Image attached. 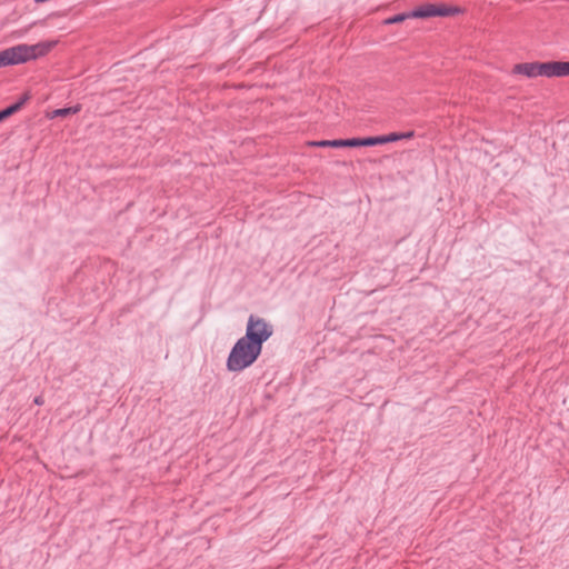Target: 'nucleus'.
Masks as SVG:
<instances>
[{
  "label": "nucleus",
  "instance_id": "nucleus-1",
  "mask_svg": "<svg viewBox=\"0 0 569 569\" xmlns=\"http://www.w3.org/2000/svg\"><path fill=\"white\" fill-rule=\"evenodd\" d=\"M56 39H46L36 43L21 42L0 50L4 67L24 64L47 57L58 44Z\"/></svg>",
  "mask_w": 569,
  "mask_h": 569
},
{
  "label": "nucleus",
  "instance_id": "nucleus-2",
  "mask_svg": "<svg viewBox=\"0 0 569 569\" xmlns=\"http://www.w3.org/2000/svg\"><path fill=\"white\" fill-rule=\"evenodd\" d=\"M247 367H249V322L246 335L236 342L227 360L229 371H240Z\"/></svg>",
  "mask_w": 569,
  "mask_h": 569
},
{
  "label": "nucleus",
  "instance_id": "nucleus-3",
  "mask_svg": "<svg viewBox=\"0 0 569 569\" xmlns=\"http://www.w3.org/2000/svg\"><path fill=\"white\" fill-rule=\"evenodd\" d=\"M513 73L522 74L528 78H536L539 76L549 78V62L518 63L513 67Z\"/></svg>",
  "mask_w": 569,
  "mask_h": 569
},
{
  "label": "nucleus",
  "instance_id": "nucleus-4",
  "mask_svg": "<svg viewBox=\"0 0 569 569\" xmlns=\"http://www.w3.org/2000/svg\"><path fill=\"white\" fill-rule=\"evenodd\" d=\"M273 333V328L264 319L251 315V340L262 345Z\"/></svg>",
  "mask_w": 569,
  "mask_h": 569
},
{
  "label": "nucleus",
  "instance_id": "nucleus-5",
  "mask_svg": "<svg viewBox=\"0 0 569 569\" xmlns=\"http://www.w3.org/2000/svg\"><path fill=\"white\" fill-rule=\"evenodd\" d=\"M357 143L356 142V138H350V139H335V140H319V141H312L310 142L311 146L313 147H320V148H325V147H331V148H345V147H350V148H356L357 147Z\"/></svg>",
  "mask_w": 569,
  "mask_h": 569
},
{
  "label": "nucleus",
  "instance_id": "nucleus-6",
  "mask_svg": "<svg viewBox=\"0 0 569 569\" xmlns=\"http://www.w3.org/2000/svg\"><path fill=\"white\" fill-rule=\"evenodd\" d=\"M569 76V61H549V78Z\"/></svg>",
  "mask_w": 569,
  "mask_h": 569
},
{
  "label": "nucleus",
  "instance_id": "nucleus-7",
  "mask_svg": "<svg viewBox=\"0 0 569 569\" xmlns=\"http://www.w3.org/2000/svg\"><path fill=\"white\" fill-rule=\"evenodd\" d=\"M411 16L421 19L436 17V6L431 3L420 6L411 11Z\"/></svg>",
  "mask_w": 569,
  "mask_h": 569
},
{
  "label": "nucleus",
  "instance_id": "nucleus-8",
  "mask_svg": "<svg viewBox=\"0 0 569 569\" xmlns=\"http://www.w3.org/2000/svg\"><path fill=\"white\" fill-rule=\"evenodd\" d=\"M387 134L378 137L356 138L357 147H372L377 144L388 143Z\"/></svg>",
  "mask_w": 569,
  "mask_h": 569
},
{
  "label": "nucleus",
  "instance_id": "nucleus-9",
  "mask_svg": "<svg viewBox=\"0 0 569 569\" xmlns=\"http://www.w3.org/2000/svg\"><path fill=\"white\" fill-rule=\"evenodd\" d=\"M80 110H81V106L80 104H77V106H73V107H69V108L57 109V110H54L52 112L51 118H54V117H66V116H69V114H76Z\"/></svg>",
  "mask_w": 569,
  "mask_h": 569
},
{
  "label": "nucleus",
  "instance_id": "nucleus-10",
  "mask_svg": "<svg viewBox=\"0 0 569 569\" xmlns=\"http://www.w3.org/2000/svg\"><path fill=\"white\" fill-rule=\"evenodd\" d=\"M22 104H23V101L14 103V104L6 108L4 110L0 111V122L3 121L4 119H7L8 117L12 116L13 113H16L18 110H20Z\"/></svg>",
  "mask_w": 569,
  "mask_h": 569
},
{
  "label": "nucleus",
  "instance_id": "nucleus-11",
  "mask_svg": "<svg viewBox=\"0 0 569 569\" xmlns=\"http://www.w3.org/2000/svg\"><path fill=\"white\" fill-rule=\"evenodd\" d=\"M408 18H412L411 11L408 13H399L385 20L386 24H393L405 21Z\"/></svg>",
  "mask_w": 569,
  "mask_h": 569
},
{
  "label": "nucleus",
  "instance_id": "nucleus-12",
  "mask_svg": "<svg viewBox=\"0 0 569 569\" xmlns=\"http://www.w3.org/2000/svg\"><path fill=\"white\" fill-rule=\"evenodd\" d=\"M411 137H413V131H408V132H403V133L392 132V133L387 134V138H391V139H388V142H395V141H398L401 139H409Z\"/></svg>",
  "mask_w": 569,
  "mask_h": 569
},
{
  "label": "nucleus",
  "instance_id": "nucleus-13",
  "mask_svg": "<svg viewBox=\"0 0 569 569\" xmlns=\"http://www.w3.org/2000/svg\"><path fill=\"white\" fill-rule=\"evenodd\" d=\"M457 11L458 10L455 8H449V7H445V6H436V17H447Z\"/></svg>",
  "mask_w": 569,
  "mask_h": 569
},
{
  "label": "nucleus",
  "instance_id": "nucleus-14",
  "mask_svg": "<svg viewBox=\"0 0 569 569\" xmlns=\"http://www.w3.org/2000/svg\"><path fill=\"white\" fill-rule=\"evenodd\" d=\"M262 350V345L251 341V365L258 359Z\"/></svg>",
  "mask_w": 569,
  "mask_h": 569
},
{
  "label": "nucleus",
  "instance_id": "nucleus-15",
  "mask_svg": "<svg viewBox=\"0 0 569 569\" xmlns=\"http://www.w3.org/2000/svg\"><path fill=\"white\" fill-rule=\"evenodd\" d=\"M43 398L41 396H38L33 399V403L37 405V406H42L43 405Z\"/></svg>",
  "mask_w": 569,
  "mask_h": 569
}]
</instances>
